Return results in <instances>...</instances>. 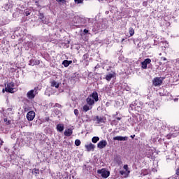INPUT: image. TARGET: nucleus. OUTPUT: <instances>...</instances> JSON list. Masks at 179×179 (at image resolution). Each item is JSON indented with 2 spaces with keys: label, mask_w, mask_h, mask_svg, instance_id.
Masks as SVG:
<instances>
[{
  "label": "nucleus",
  "mask_w": 179,
  "mask_h": 179,
  "mask_svg": "<svg viewBox=\"0 0 179 179\" xmlns=\"http://www.w3.org/2000/svg\"><path fill=\"white\" fill-rule=\"evenodd\" d=\"M161 61H167V58H166V57H161Z\"/></svg>",
  "instance_id": "nucleus-41"
},
{
  "label": "nucleus",
  "mask_w": 179,
  "mask_h": 179,
  "mask_svg": "<svg viewBox=\"0 0 179 179\" xmlns=\"http://www.w3.org/2000/svg\"><path fill=\"white\" fill-rule=\"evenodd\" d=\"M25 111H27V113H34V110H31L30 109H27V108H24Z\"/></svg>",
  "instance_id": "nucleus-36"
},
{
  "label": "nucleus",
  "mask_w": 179,
  "mask_h": 179,
  "mask_svg": "<svg viewBox=\"0 0 179 179\" xmlns=\"http://www.w3.org/2000/svg\"><path fill=\"white\" fill-rule=\"evenodd\" d=\"M68 64L69 65H71V64H72V60H68Z\"/></svg>",
  "instance_id": "nucleus-43"
},
{
  "label": "nucleus",
  "mask_w": 179,
  "mask_h": 179,
  "mask_svg": "<svg viewBox=\"0 0 179 179\" xmlns=\"http://www.w3.org/2000/svg\"><path fill=\"white\" fill-rule=\"evenodd\" d=\"M177 129H178L177 127L174 128V131H177Z\"/></svg>",
  "instance_id": "nucleus-47"
},
{
  "label": "nucleus",
  "mask_w": 179,
  "mask_h": 179,
  "mask_svg": "<svg viewBox=\"0 0 179 179\" xmlns=\"http://www.w3.org/2000/svg\"><path fill=\"white\" fill-rule=\"evenodd\" d=\"M178 131H179V129H178Z\"/></svg>",
  "instance_id": "nucleus-52"
},
{
  "label": "nucleus",
  "mask_w": 179,
  "mask_h": 179,
  "mask_svg": "<svg viewBox=\"0 0 179 179\" xmlns=\"http://www.w3.org/2000/svg\"><path fill=\"white\" fill-rule=\"evenodd\" d=\"M162 83H163V78L162 77H155L152 80L153 86H155V87L161 86Z\"/></svg>",
  "instance_id": "nucleus-4"
},
{
  "label": "nucleus",
  "mask_w": 179,
  "mask_h": 179,
  "mask_svg": "<svg viewBox=\"0 0 179 179\" xmlns=\"http://www.w3.org/2000/svg\"><path fill=\"white\" fill-rule=\"evenodd\" d=\"M117 120H121V118H120V117H117Z\"/></svg>",
  "instance_id": "nucleus-50"
},
{
  "label": "nucleus",
  "mask_w": 179,
  "mask_h": 179,
  "mask_svg": "<svg viewBox=\"0 0 179 179\" xmlns=\"http://www.w3.org/2000/svg\"><path fill=\"white\" fill-rule=\"evenodd\" d=\"M30 13H31V10H27L25 11V15L26 16H29L30 15Z\"/></svg>",
  "instance_id": "nucleus-33"
},
{
  "label": "nucleus",
  "mask_w": 179,
  "mask_h": 179,
  "mask_svg": "<svg viewBox=\"0 0 179 179\" xmlns=\"http://www.w3.org/2000/svg\"><path fill=\"white\" fill-rule=\"evenodd\" d=\"M144 62L147 64L149 65V64H150V62H152V59H150V58L145 59L144 60Z\"/></svg>",
  "instance_id": "nucleus-29"
},
{
  "label": "nucleus",
  "mask_w": 179,
  "mask_h": 179,
  "mask_svg": "<svg viewBox=\"0 0 179 179\" xmlns=\"http://www.w3.org/2000/svg\"><path fill=\"white\" fill-rule=\"evenodd\" d=\"M50 85L52 87H56V89H58V87H59V83H57L55 80L50 82Z\"/></svg>",
  "instance_id": "nucleus-17"
},
{
  "label": "nucleus",
  "mask_w": 179,
  "mask_h": 179,
  "mask_svg": "<svg viewBox=\"0 0 179 179\" xmlns=\"http://www.w3.org/2000/svg\"><path fill=\"white\" fill-rule=\"evenodd\" d=\"M120 174H121V176H122L123 177L127 178V177H128V175L129 174V171H120Z\"/></svg>",
  "instance_id": "nucleus-19"
},
{
  "label": "nucleus",
  "mask_w": 179,
  "mask_h": 179,
  "mask_svg": "<svg viewBox=\"0 0 179 179\" xmlns=\"http://www.w3.org/2000/svg\"><path fill=\"white\" fill-rule=\"evenodd\" d=\"M83 111H89L90 110V106L87 104V105H85L83 108Z\"/></svg>",
  "instance_id": "nucleus-23"
},
{
  "label": "nucleus",
  "mask_w": 179,
  "mask_h": 179,
  "mask_svg": "<svg viewBox=\"0 0 179 179\" xmlns=\"http://www.w3.org/2000/svg\"><path fill=\"white\" fill-rule=\"evenodd\" d=\"M29 65L34 66V65H40V60L36 59H31L29 62Z\"/></svg>",
  "instance_id": "nucleus-7"
},
{
  "label": "nucleus",
  "mask_w": 179,
  "mask_h": 179,
  "mask_svg": "<svg viewBox=\"0 0 179 179\" xmlns=\"http://www.w3.org/2000/svg\"><path fill=\"white\" fill-rule=\"evenodd\" d=\"M114 75H115V73H108V75H106L105 78L106 80H108V82H110V80H111V79L114 78Z\"/></svg>",
  "instance_id": "nucleus-15"
},
{
  "label": "nucleus",
  "mask_w": 179,
  "mask_h": 179,
  "mask_svg": "<svg viewBox=\"0 0 179 179\" xmlns=\"http://www.w3.org/2000/svg\"><path fill=\"white\" fill-rule=\"evenodd\" d=\"M27 96L28 99H34V97H36V95H34V90H31L29 91L27 94Z\"/></svg>",
  "instance_id": "nucleus-11"
},
{
  "label": "nucleus",
  "mask_w": 179,
  "mask_h": 179,
  "mask_svg": "<svg viewBox=\"0 0 179 179\" xmlns=\"http://www.w3.org/2000/svg\"><path fill=\"white\" fill-rule=\"evenodd\" d=\"M176 175L179 176V168L176 170Z\"/></svg>",
  "instance_id": "nucleus-42"
},
{
  "label": "nucleus",
  "mask_w": 179,
  "mask_h": 179,
  "mask_svg": "<svg viewBox=\"0 0 179 179\" xmlns=\"http://www.w3.org/2000/svg\"><path fill=\"white\" fill-rule=\"evenodd\" d=\"M4 122H6V124H10V121L8 120V118H5Z\"/></svg>",
  "instance_id": "nucleus-38"
},
{
  "label": "nucleus",
  "mask_w": 179,
  "mask_h": 179,
  "mask_svg": "<svg viewBox=\"0 0 179 179\" xmlns=\"http://www.w3.org/2000/svg\"><path fill=\"white\" fill-rule=\"evenodd\" d=\"M123 169H124V171H129V169L128 168V165H124L123 166Z\"/></svg>",
  "instance_id": "nucleus-34"
},
{
  "label": "nucleus",
  "mask_w": 179,
  "mask_h": 179,
  "mask_svg": "<svg viewBox=\"0 0 179 179\" xmlns=\"http://www.w3.org/2000/svg\"><path fill=\"white\" fill-rule=\"evenodd\" d=\"M94 145H93L92 143H90L88 145H85V148L87 149V152H90L92 150H94Z\"/></svg>",
  "instance_id": "nucleus-13"
},
{
  "label": "nucleus",
  "mask_w": 179,
  "mask_h": 179,
  "mask_svg": "<svg viewBox=\"0 0 179 179\" xmlns=\"http://www.w3.org/2000/svg\"><path fill=\"white\" fill-rule=\"evenodd\" d=\"M174 66L176 69V71H179V58L176 59Z\"/></svg>",
  "instance_id": "nucleus-20"
},
{
  "label": "nucleus",
  "mask_w": 179,
  "mask_h": 179,
  "mask_svg": "<svg viewBox=\"0 0 179 179\" xmlns=\"http://www.w3.org/2000/svg\"><path fill=\"white\" fill-rule=\"evenodd\" d=\"M75 115H78V113H75Z\"/></svg>",
  "instance_id": "nucleus-49"
},
{
  "label": "nucleus",
  "mask_w": 179,
  "mask_h": 179,
  "mask_svg": "<svg viewBox=\"0 0 179 179\" xmlns=\"http://www.w3.org/2000/svg\"><path fill=\"white\" fill-rule=\"evenodd\" d=\"M90 97H91L94 101H95V103H97V101H99V93H97V92L96 91L93 92L90 95Z\"/></svg>",
  "instance_id": "nucleus-6"
},
{
  "label": "nucleus",
  "mask_w": 179,
  "mask_h": 179,
  "mask_svg": "<svg viewBox=\"0 0 179 179\" xmlns=\"http://www.w3.org/2000/svg\"><path fill=\"white\" fill-rule=\"evenodd\" d=\"M98 174H101L103 178H108L110 177V171L106 170V169H102L97 171Z\"/></svg>",
  "instance_id": "nucleus-3"
},
{
  "label": "nucleus",
  "mask_w": 179,
  "mask_h": 179,
  "mask_svg": "<svg viewBox=\"0 0 179 179\" xmlns=\"http://www.w3.org/2000/svg\"><path fill=\"white\" fill-rule=\"evenodd\" d=\"M64 124H59L57 125V129L59 132H62V131H64Z\"/></svg>",
  "instance_id": "nucleus-18"
},
{
  "label": "nucleus",
  "mask_w": 179,
  "mask_h": 179,
  "mask_svg": "<svg viewBox=\"0 0 179 179\" xmlns=\"http://www.w3.org/2000/svg\"><path fill=\"white\" fill-rule=\"evenodd\" d=\"M45 17L44 16V14L43 13H39V19L42 20V22H44V19Z\"/></svg>",
  "instance_id": "nucleus-24"
},
{
  "label": "nucleus",
  "mask_w": 179,
  "mask_h": 179,
  "mask_svg": "<svg viewBox=\"0 0 179 179\" xmlns=\"http://www.w3.org/2000/svg\"><path fill=\"white\" fill-rule=\"evenodd\" d=\"M128 137L127 136H115L113 137V141H127Z\"/></svg>",
  "instance_id": "nucleus-14"
},
{
  "label": "nucleus",
  "mask_w": 179,
  "mask_h": 179,
  "mask_svg": "<svg viewBox=\"0 0 179 179\" xmlns=\"http://www.w3.org/2000/svg\"><path fill=\"white\" fill-rule=\"evenodd\" d=\"M76 3H83V0H74Z\"/></svg>",
  "instance_id": "nucleus-35"
},
{
  "label": "nucleus",
  "mask_w": 179,
  "mask_h": 179,
  "mask_svg": "<svg viewBox=\"0 0 179 179\" xmlns=\"http://www.w3.org/2000/svg\"><path fill=\"white\" fill-rule=\"evenodd\" d=\"M62 65H64V66L65 68H68V66H69V63H68V60H64V61L62 62Z\"/></svg>",
  "instance_id": "nucleus-25"
},
{
  "label": "nucleus",
  "mask_w": 179,
  "mask_h": 179,
  "mask_svg": "<svg viewBox=\"0 0 179 179\" xmlns=\"http://www.w3.org/2000/svg\"><path fill=\"white\" fill-rule=\"evenodd\" d=\"M86 102L88 106H94L96 101H94L91 96H89L86 99Z\"/></svg>",
  "instance_id": "nucleus-10"
},
{
  "label": "nucleus",
  "mask_w": 179,
  "mask_h": 179,
  "mask_svg": "<svg viewBox=\"0 0 179 179\" xmlns=\"http://www.w3.org/2000/svg\"><path fill=\"white\" fill-rule=\"evenodd\" d=\"M75 145H76V146H80V140H79V139L76 140Z\"/></svg>",
  "instance_id": "nucleus-30"
},
{
  "label": "nucleus",
  "mask_w": 179,
  "mask_h": 179,
  "mask_svg": "<svg viewBox=\"0 0 179 179\" xmlns=\"http://www.w3.org/2000/svg\"><path fill=\"white\" fill-rule=\"evenodd\" d=\"M35 117H36V113H28L27 114V118L28 121H33Z\"/></svg>",
  "instance_id": "nucleus-8"
},
{
  "label": "nucleus",
  "mask_w": 179,
  "mask_h": 179,
  "mask_svg": "<svg viewBox=\"0 0 179 179\" xmlns=\"http://www.w3.org/2000/svg\"><path fill=\"white\" fill-rule=\"evenodd\" d=\"M62 109V106L59 103H55L54 106V110L56 113H61V110Z\"/></svg>",
  "instance_id": "nucleus-12"
},
{
  "label": "nucleus",
  "mask_w": 179,
  "mask_h": 179,
  "mask_svg": "<svg viewBox=\"0 0 179 179\" xmlns=\"http://www.w3.org/2000/svg\"><path fill=\"white\" fill-rule=\"evenodd\" d=\"M143 6H144L145 8H146V6H148V1H143Z\"/></svg>",
  "instance_id": "nucleus-37"
},
{
  "label": "nucleus",
  "mask_w": 179,
  "mask_h": 179,
  "mask_svg": "<svg viewBox=\"0 0 179 179\" xmlns=\"http://www.w3.org/2000/svg\"><path fill=\"white\" fill-rule=\"evenodd\" d=\"M5 90L7 93L11 94L17 92V89L15 88V83L13 81L7 84V87L5 88Z\"/></svg>",
  "instance_id": "nucleus-1"
},
{
  "label": "nucleus",
  "mask_w": 179,
  "mask_h": 179,
  "mask_svg": "<svg viewBox=\"0 0 179 179\" xmlns=\"http://www.w3.org/2000/svg\"><path fill=\"white\" fill-rule=\"evenodd\" d=\"M99 141H100V138L97 137V136H94L92 138V142L93 143H97V142H99Z\"/></svg>",
  "instance_id": "nucleus-22"
},
{
  "label": "nucleus",
  "mask_w": 179,
  "mask_h": 179,
  "mask_svg": "<svg viewBox=\"0 0 179 179\" xmlns=\"http://www.w3.org/2000/svg\"><path fill=\"white\" fill-rule=\"evenodd\" d=\"M129 33L130 34V37H132V36L135 34V29H134L132 27H130L129 29Z\"/></svg>",
  "instance_id": "nucleus-21"
},
{
  "label": "nucleus",
  "mask_w": 179,
  "mask_h": 179,
  "mask_svg": "<svg viewBox=\"0 0 179 179\" xmlns=\"http://www.w3.org/2000/svg\"><path fill=\"white\" fill-rule=\"evenodd\" d=\"M146 174H148V173H143L142 175H143V176H146Z\"/></svg>",
  "instance_id": "nucleus-46"
},
{
  "label": "nucleus",
  "mask_w": 179,
  "mask_h": 179,
  "mask_svg": "<svg viewBox=\"0 0 179 179\" xmlns=\"http://www.w3.org/2000/svg\"><path fill=\"white\" fill-rule=\"evenodd\" d=\"M94 121H96L97 124H101L102 122H106V118L96 116L94 119Z\"/></svg>",
  "instance_id": "nucleus-9"
},
{
  "label": "nucleus",
  "mask_w": 179,
  "mask_h": 179,
  "mask_svg": "<svg viewBox=\"0 0 179 179\" xmlns=\"http://www.w3.org/2000/svg\"><path fill=\"white\" fill-rule=\"evenodd\" d=\"M32 173H34L35 176H37L38 174H40V171L37 169H34Z\"/></svg>",
  "instance_id": "nucleus-28"
},
{
  "label": "nucleus",
  "mask_w": 179,
  "mask_h": 179,
  "mask_svg": "<svg viewBox=\"0 0 179 179\" xmlns=\"http://www.w3.org/2000/svg\"><path fill=\"white\" fill-rule=\"evenodd\" d=\"M142 108L141 106H137L136 104H130V106L129 108V111L130 113H132V111H134L135 113H140L141 111Z\"/></svg>",
  "instance_id": "nucleus-2"
},
{
  "label": "nucleus",
  "mask_w": 179,
  "mask_h": 179,
  "mask_svg": "<svg viewBox=\"0 0 179 179\" xmlns=\"http://www.w3.org/2000/svg\"><path fill=\"white\" fill-rule=\"evenodd\" d=\"M106 146H107V141L106 140H102L99 141L97 144L98 149H104Z\"/></svg>",
  "instance_id": "nucleus-5"
},
{
  "label": "nucleus",
  "mask_w": 179,
  "mask_h": 179,
  "mask_svg": "<svg viewBox=\"0 0 179 179\" xmlns=\"http://www.w3.org/2000/svg\"><path fill=\"white\" fill-rule=\"evenodd\" d=\"M72 134H73V131H72V129H66L64 131L65 136H71V135H72Z\"/></svg>",
  "instance_id": "nucleus-16"
},
{
  "label": "nucleus",
  "mask_w": 179,
  "mask_h": 179,
  "mask_svg": "<svg viewBox=\"0 0 179 179\" xmlns=\"http://www.w3.org/2000/svg\"><path fill=\"white\" fill-rule=\"evenodd\" d=\"M83 31H84L85 34H87V33H89V30H87L86 29H85Z\"/></svg>",
  "instance_id": "nucleus-40"
},
{
  "label": "nucleus",
  "mask_w": 179,
  "mask_h": 179,
  "mask_svg": "<svg viewBox=\"0 0 179 179\" xmlns=\"http://www.w3.org/2000/svg\"><path fill=\"white\" fill-rule=\"evenodd\" d=\"M124 39L123 38V39L122 40V41H124Z\"/></svg>",
  "instance_id": "nucleus-51"
},
{
  "label": "nucleus",
  "mask_w": 179,
  "mask_h": 179,
  "mask_svg": "<svg viewBox=\"0 0 179 179\" xmlns=\"http://www.w3.org/2000/svg\"><path fill=\"white\" fill-rule=\"evenodd\" d=\"M3 143V141H1V145H2V144Z\"/></svg>",
  "instance_id": "nucleus-48"
},
{
  "label": "nucleus",
  "mask_w": 179,
  "mask_h": 179,
  "mask_svg": "<svg viewBox=\"0 0 179 179\" xmlns=\"http://www.w3.org/2000/svg\"><path fill=\"white\" fill-rule=\"evenodd\" d=\"M131 138L134 139V138H135V135L131 136Z\"/></svg>",
  "instance_id": "nucleus-44"
},
{
  "label": "nucleus",
  "mask_w": 179,
  "mask_h": 179,
  "mask_svg": "<svg viewBox=\"0 0 179 179\" xmlns=\"http://www.w3.org/2000/svg\"><path fill=\"white\" fill-rule=\"evenodd\" d=\"M87 58H89V54H87V53L84 54L83 56V59L84 60H86V59H87Z\"/></svg>",
  "instance_id": "nucleus-32"
},
{
  "label": "nucleus",
  "mask_w": 179,
  "mask_h": 179,
  "mask_svg": "<svg viewBox=\"0 0 179 179\" xmlns=\"http://www.w3.org/2000/svg\"><path fill=\"white\" fill-rule=\"evenodd\" d=\"M78 109L74 110V113H78Z\"/></svg>",
  "instance_id": "nucleus-45"
},
{
  "label": "nucleus",
  "mask_w": 179,
  "mask_h": 179,
  "mask_svg": "<svg viewBox=\"0 0 179 179\" xmlns=\"http://www.w3.org/2000/svg\"><path fill=\"white\" fill-rule=\"evenodd\" d=\"M178 135V133H173V134H172V136L173 137V138H176V136H177Z\"/></svg>",
  "instance_id": "nucleus-39"
},
{
  "label": "nucleus",
  "mask_w": 179,
  "mask_h": 179,
  "mask_svg": "<svg viewBox=\"0 0 179 179\" xmlns=\"http://www.w3.org/2000/svg\"><path fill=\"white\" fill-rule=\"evenodd\" d=\"M58 3H66V0H56Z\"/></svg>",
  "instance_id": "nucleus-31"
},
{
  "label": "nucleus",
  "mask_w": 179,
  "mask_h": 179,
  "mask_svg": "<svg viewBox=\"0 0 179 179\" xmlns=\"http://www.w3.org/2000/svg\"><path fill=\"white\" fill-rule=\"evenodd\" d=\"M115 160L116 163H117V164H119V166L122 164V161H121V158L117 157V158H115Z\"/></svg>",
  "instance_id": "nucleus-27"
},
{
  "label": "nucleus",
  "mask_w": 179,
  "mask_h": 179,
  "mask_svg": "<svg viewBox=\"0 0 179 179\" xmlns=\"http://www.w3.org/2000/svg\"><path fill=\"white\" fill-rule=\"evenodd\" d=\"M141 67L143 68V69H147L148 64H146L145 62L143 61L141 62Z\"/></svg>",
  "instance_id": "nucleus-26"
}]
</instances>
